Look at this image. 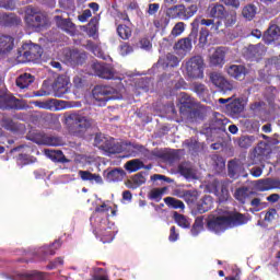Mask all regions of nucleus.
Returning a JSON list of instances; mask_svg holds the SVG:
<instances>
[{"label": "nucleus", "instance_id": "nucleus-1", "mask_svg": "<svg viewBox=\"0 0 280 280\" xmlns=\"http://www.w3.org/2000/svg\"><path fill=\"white\" fill-rule=\"evenodd\" d=\"M65 119L68 131L73 137H84L93 126V119L78 113L66 115Z\"/></svg>", "mask_w": 280, "mask_h": 280}, {"label": "nucleus", "instance_id": "nucleus-2", "mask_svg": "<svg viewBox=\"0 0 280 280\" xmlns=\"http://www.w3.org/2000/svg\"><path fill=\"white\" fill-rule=\"evenodd\" d=\"M24 23L32 32H43L49 25V19L38 9L28 5L24 11Z\"/></svg>", "mask_w": 280, "mask_h": 280}, {"label": "nucleus", "instance_id": "nucleus-3", "mask_svg": "<svg viewBox=\"0 0 280 280\" xmlns=\"http://www.w3.org/2000/svg\"><path fill=\"white\" fill-rule=\"evenodd\" d=\"M186 74L190 80L205 78V58L200 55L190 57L185 63Z\"/></svg>", "mask_w": 280, "mask_h": 280}, {"label": "nucleus", "instance_id": "nucleus-4", "mask_svg": "<svg viewBox=\"0 0 280 280\" xmlns=\"http://www.w3.org/2000/svg\"><path fill=\"white\" fill-rule=\"evenodd\" d=\"M0 108L1 110H25V108H27V103L0 90Z\"/></svg>", "mask_w": 280, "mask_h": 280}, {"label": "nucleus", "instance_id": "nucleus-5", "mask_svg": "<svg viewBox=\"0 0 280 280\" xmlns=\"http://www.w3.org/2000/svg\"><path fill=\"white\" fill-rule=\"evenodd\" d=\"M191 25H192V30L189 36L194 40H198L199 25H205L206 27H210V32H212V34H220V32H224V28H222V21L214 22L213 20H209V19L196 18L192 21Z\"/></svg>", "mask_w": 280, "mask_h": 280}, {"label": "nucleus", "instance_id": "nucleus-6", "mask_svg": "<svg viewBox=\"0 0 280 280\" xmlns=\"http://www.w3.org/2000/svg\"><path fill=\"white\" fill-rule=\"evenodd\" d=\"M92 95L96 102H98V106H106V102L109 100H115V95H117V90L108 85H96Z\"/></svg>", "mask_w": 280, "mask_h": 280}, {"label": "nucleus", "instance_id": "nucleus-7", "mask_svg": "<svg viewBox=\"0 0 280 280\" xmlns=\"http://www.w3.org/2000/svg\"><path fill=\"white\" fill-rule=\"evenodd\" d=\"M94 75L103 80H115V68L110 63L95 61L91 65Z\"/></svg>", "mask_w": 280, "mask_h": 280}, {"label": "nucleus", "instance_id": "nucleus-8", "mask_svg": "<svg viewBox=\"0 0 280 280\" xmlns=\"http://www.w3.org/2000/svg\"><path fill=\"white\" fill-rule=\"evenodd\" d=\"M33 143L37 145H47L52 148H58L65 144V140L58 136H49L46 133H35L32 138Z\"/></svg>", "mask_w": 280, "mask_h": 280}, {"label": "nucleus", "instance_id": "nucleus-9", "mask_svg": "<svg viewBox=\"0 0 280 280\" xmlns=\"http://www.w3.org/2000/svg\"><path fill=\"white\" fill-rule=\"evenodd\" d=\"M23 51H19L20 58H24V62H32L38 60L43 54V48L38 44H30L23 46Z\"/></svg>", "mask_w": 280, "mask_h": 280}, {"label": "nucleus", "instance_id": "nucleus-10", "mask_svg": "<svg viewBox=\"0 0 280 280\" xmlns=\"http://www.w3.org/2000/svg\"><path fill=\"white\" fill-rule=\"evenodd\" d=\"M55 97H65L69 93V77L60 74L52 84Z\"/></svg>", "mask_w": 280, "mask_h": 280}, {"label": "nucleus", "instance_id": "nucleus-11", "mask_svg": "<svg viewBox=\"0 0 280 280\" xmlns=\"http://www.w3.org/2000/svg\"><path fill=\"white\" fill-rule=\"evenodd\" d=\"M207 226L212 233H224L229 229L226 215L212 217L208 222Z\"/></svg>", "mask_w": 280, "mask_h": 280}, {"label": "nucleus", "instance_id": "nucleus-12", "mask_svg": "<svg viewBox=\"0 0 280 280\" xmlns=\"http://www.w3.org/2000/svg\"><path fill=\"white\" fill-rule=\"evenodd\" d=\"M210 82L217 89H220L223 93H228V91H231L233 89V83L229 82L221 73L219 72H211L209 74Z\"/></svg>", "mask_w": 280, "mask_h": 280}, {"label": "nucleus", "instance_id": "nucleus-13", "mask_svg": "<svg viewBox=\"0 0 280 280\" xmlns=\"http://www.w3.org/2000/svg\"><path fill=\"white\" fill-rule=\"evenodd\" d=\"M226 63V48L225 47H217L215 50L209 58L210 67H219L222 68Z\"/></svg>", "mask_w": 280, "mask_h": 280}, {"label": "nucleus", "instance_id": "nucleus-14", "mask_svg": "<svg viewBox=\"0 0 280 280\" xmlns=\"http://www.w3.org/2000/svg\"><path fill=\"white\" fill-rule=\"evenodd\" d=\"M280 38V27L275 22H270L269 27L262 35V40H265L266 45H271L275 40H279Z\"/></svg>", "mask_w": 280, "mask_h": 280}, {"label": "nucleus", "instance_id": "nucleus-15", "mask_svg": "<svg viewBox=\"0 0 280 280\" xmlns=\"http://www.w3.org/2000/svg\"><path fill=\"white\" fill-rule=\"evenodd\" d=\"M225 220L229 229L242 226L248 223V218H246V214H242L241 212H231L230 214L225 215Z\"/></svg>", "mask_w": 280, "mask_h": 280}, {"label": "nucleus", "instance_id": "nucleus-16", "mask_svg": "<svg viewBox=\"0 0 280 280\" xmlns=\"http://www.w3.org/2000/svg\"><path fill=\"white\" fill-rule=\"evenodd\" d=\"M14 49V37L0 33V58L8 56Z\"/></svg>", "mask_w": 280, "mask_h": 280}, {"label": "nucleus", "instance_id": "nucleus-17", "mask_svg": "<svg viewBox=\"0 0 280 280\" xmlns=\"http://www.w3.org/2000/svg\"><path fill=\"white\" fill-rule=\"evenodd\" d=\"M211 187L213 188L215 196H219V202H226V200L231 198L229 187H226L224 184H221L220 180L214 179L211 184Z\"/></svg>", "mask_w": 280, "mask_h": 280}, {"label": "nucleus", "instance_id": "nucleus-18", "mask_svg": "<svg viewBox=\"0 0 280 280\" xmlns=\"http://www.w3.org/2000/svg\"><path fill=\"white\" fill-rule=\"evenodd\" d=\"M226 124H229V120L224 115L214 112L213 118L210 121V128L211 130H218L219 132H226Z\"/></svg>", "mask_w": 280, "mask_h": 280}, {"label": "nucleus", "instance_id": "nucleus-19", "mask_svg": "<svg viewBox=\"0 0 280 280\" xmlns=\"http://www.w3.org/2000/svg\"><path fill=\"white\" fill-rule=\"evenodd\" d=\"M54 21L57 27L62 30V32H66V34H75V24L71 21V19H63L60 15H55Z\"/></svg>", "mask_w": 280, "mask_h": 280}, {"label": "nucleus", "instance_id": "nucleus-20", "mask_svg": "<svg viewBox=\"0 0 280 280\" xmlns=\"http://www.w3.org/2000/svg\"><path fill=\"white\" fill-rule=\"evenodd\" d=\"M191 40H196L191 37L189 38H183L179 39L176 43V54H177V60L179 58V60H183V58H185V56H187V54H189L191 51Z\"/></svg>", "mask_w": 280, "mask_h": 280}, {"label": "nucleus", "instance_id": "nucleus-21", "mask_svg": "<svg viewBox=\"0 0 280 280\" xmlns=\"http://www.w3.org/2000/svg\"><path fill=\"white\" fill-rule=\"evenodd\" d=\"M207 117V109L205 107H196L191 108L186 115L183 116L184 119H187V121H190V124H194L195 121H202Z\"/></svg>", "mask_w": 280, "mask_h": 280}, {"label": "nucleus", "instance_id": "nucleus-22", "mask_svg": "<svg viewBox=\"0 0 280 280\" xmlns=\"http://www.w3.org/2000/svg\"><path fill=\"white\" fill-rule=\"evenodd\" d=\"M179 114L182 115V117L186 116L190 109L194 108V98H191V96H189V94L185 93V92H180L179 93Z\"/></svg>", "mask_w": 280, "mask_h": 280}, {"label": "nucleus", "instance_id": "nucleus-23", "mask_svg": "<svg viewBox=\"0 0 280 280\" xmlns=\"http://www.w3.org/2000/svg\"><path fill=\"white\" fill-rule=\"evenodd\" d=\"M228 74L230 78H234V80L242 81L248 75V69L244 65H232L228 68Z\"/></svg>", "mask_w": 280, "mask_h": 280}, {"label": "nucleus", "instance_id": "nucleus-24", "mask_svg": "<svg viewBox=\"0 0 280 280\" xmlns=\"http://www.w3.org/2000/svg\"><path fill=\"white\" fill-rule=\"evenodd\" d=\"M176 16L177 19H180L182 21H187L188 19H191L196 12H198V5L191 4L188 8H185V5L179 4L176 7Z\"/></svg>", "mask_w": 280, "mask_h": 280}, {"label": "nucleus", "instance_id": "nucleus-25", "mask_svg": "<svg viewBox=\"0 0 280 280\" xmlns=\"http://www.w3.org/2000/svg\"><path fill=\"white\" fill-rule=\"evenodd\" d=\"M154 67L158 69H163V71H167V69H174V67H176V56L167 54L164 57H160L153 68Z\"/></svg>", "mask_w": 280, "mask_h": 280}, {"label": "nucleus", "instance_id": "nucleus-26", "mask_svg": "<svg viewBox=\"0 0 280 280\" xmlns=\"http://www.w3.org/2000/svg\"><path fill=\"white\" fill-rule=\"evenodd\" d=\"M177 198H183L187 205H196L198 198H200V192L198 190H180L176 189Z\"/></svg>", "mask_w": 280, "mask_h": 280}, {"label": "nucleus", "instance_id": "nucleus-27", "mask_svg": "<svg viewBox=\"0 0 280 280\" xmlns=\"http://www.w3.org/2000/svg\"><path fill=\"white\" fill-rule=\"evenodd\" d=\"M225 110L230 117H237L244 113V103L240 98H235L225 106Z\"/></svg>", "mask_w": 280, "mask_h": 280}, {"label": "nucleus", "instance_id": "nucleus-28", "mask_svg": "<svg viewBox=\"0 0 280 280\" xmlns=\"http://www.w3.org/2000/svg\"><path fill=\"white\" fill-rule=\"evenodd\" d=\"M208 14L210 19H217L218 21H222L224 15L226 14V8H224L220 3H212L208 7Z\"/></svg>", "mask_w": 280, "mask_h": 280}, {"label": "nucleus", "instance_id": "nucleus-29", "mask_svg": "<svg viewBox=\"0 0 280 280\" xmlns=\"http://www.w3.org/2000/svg\"><path fill=\"white\" fill-rule=\"evenodd\" d=\"M1 128L7 130L8 132H19L21 130V124L14 121L12 117L3 116L0 120Z\"/></svg>", "mask_w": 280, "mask_h": 280}, {"label": "nucleus", "instance_id": "nucleus-30", "mask_svg": "<svg viewBox=\"0 0 280 280\" xmlns=\"http://www.w3.org/2000/svg\"><path fill=\"white\" fill-rule=\"evenodd\" d=\"M197 213H207L213 209V197L206 195L203 196L196 206Z\"/></svg>", "mask_w": 280, "mask_h": 280}, {"label": "nucleus", "instance_id": "nucleus-31", "mask_svg": "<svg viewBox=\"0 0 280 280\" xmlns=\"http://www.w3.org/2000/svg\"><path fill=\"white\" fill-rule=\"evenodd\" d=\"M81 180L89 182V183H96L97 185H102L104 183V179H102V175L100 174H93L90 171H82L80 170L78 172Z\"/></svg>", "mask_w": 280, "mask_h": 280}, {"label": "nucleus", "instance_id": "nucleus-32", "mask_svg": "<svg viewBox=\"0 0 280 280\" xmlns=\"http://www.w3.org/2000/svg\"><path fill=\"white\" fill-rule=\"evenodd\" d=\"M178 173L180 176H184L187 180H195L196 178V171L191 167L189 163H182L178 165Z\"/></svg>", "mask_w": 280, "mask_h": 280}, {"label": "nucleus", "instance_id": "nucleus-33", "mask_svg": "<svg viewBox=\"0 0 280 280\" xmlns=\"http://www.w3.org/2000/svg\"><path fill=\"white\" fill-rule=\"evenodd\" d=\"M88 55L85 51H80L78 49L70 50L69 60L73 65H84L86 62Z\"/></svg>", "mask_w": 280, "mask_h": 280}, {"label": "nucleus", "instance_id": "nucleus-34", "mask_svg": "<svg viewBox=\"0 0 280 280\" xmlns=\"http://www.w3.org/2000/svg\"><path fill=\"white\" fill-rule=\"evenodd\" d=\"M126 176V171L122 168H113L112 171H108L106 174V178L109 183H119L124 180V177Z\"/></svg>", "mask_w": 280, "mask_h": 280}, {"label": "nucleus", "instance_id": "nucleus-35", "mask_svg": "<svg viewBox=\"0 0 280 280\" xmlns=\"http://www.w3.org/2000/svg\"><path fill=\"white\" fill-rule=\"evenodd\" d=\"M94 145L100 148V150H105V152H112L113 147H110V142L106 140V137L102 133H96L94 138Z\"/></svg>", "mask_w": 280, "mask_h": 280}, {"label": "nucleus", "instance_id": "nucleus-36", "mask_svg": "<svg viewBox=\"0 0 280 280\" xmlns=\"http://www.w3.org/2000/svg\"><path fill=\"white\" fill-rule=\"evenodd\" d=\"M62 246V241L56 240L50 245H44L39 248V253L44 254V257L47 255H56V250H58Z\"/></svg>", "mask_w": 280, "mask_h": 280}, {"label": "nucleus", "instance_id": "nucleus-37", "mask_svg": "<svg viewBox=\"0 0 280 280\" xmlns=\"http://www.w3.org/2000/svg\"><path fill=\"white\" fill-rule=\"evenodd\" d=\"M34 80H35L34 75L25 72L20 77H18L15 84L16 86H19V89H27L30 84H33Z\"/></svg>", "mask_w": 280, "mask_h": 280}, {"label": "nucleus", "instance_id": "nucleus-38", "mask_svg": "<svg viewBox=\"0 0 280 280\" xmlns=\"http://www.w3.org/2000/svg\"><path fill=\"white\" fill-rule=\"evenodd\" d=\"M18 25H21V18L14 13H4L3 27H16Z\"/></svg>", "mask_w": 280, "mask_h": 280}, {"label": "nucleus", "instance_id": "nucleus-39", "mask_svg": "<svg viewBox=\"0 0 280 280\" xmlns=\"http://www.w3.org/2000/svg\"><path fill=\"white\" fill-rule=\"evenodd\" d=\"M156 158L164 161V163H174V161H176V150L159 151Z\"/></svg>", "mask_w": 280, "mask_h": 280}, {"label": "nucleus", "instance_id": "nucleus-40", "mask_svg": "<svg viewBox=\"0 0 280 280\" xmlns=\"http://www.w3.org/2000/svg\"><path fill=\"white\" fill-rule=\"evenodd\" d=\"M143 167H145V165L139 159L130 160L125 164L127 172H139V170H143Z\"/></svg>", "mask_w": 280, "mask_h": 280}, {"label": "nucleus", "instance_id": "nucleus-41", "mask_svg": "<svg viewBox=\"0 0 280 280\" xmlns=\"http://www.w3.org/2000/svg\"><path fill=\"white\" fill-rule=\"evenodd\" d=\"M116 32L122 40H128L130 39V36H132V28L126 24H119Z\"/></svg>", "mask_w": 280, "mask_h": 280}, {"label": "nucleus", "instance_id": "nucleus-42", "mask_svg": "<svg viewBox=\"0 0 280 280\" xmlns=\"http://www.w3.org/2000/svg\"><path fill=\"white\" fill-rule=\"evenodd\" d=\"M250 213H257L259 211H264L266 207H268V202H262L260 198H254L250 200Z\"/></svg>", "mask_w": 280, "mask_h": 280}, {"label": "nucleus", "instance_id": "nucleus-43", "mask_svg": "<svg viewBox=\"0 0 280 280\" xmlns=\"http://www.w3.org/2000/svg\"><path fill=\"white\" fill-rule=\"evenodd\" d=\"M46 154L52 161H57L58 163H67V158H65V153L60 150H46Z\"/></svg>", "mask_w": 280, "mask_h": 280}, {"label": "nucleus", "instance_id": "nucleus-44", "mask_svg": "<svg viewBox=\"0 0 280 280\" xmlns=\"http://www.w3.org/2000/svg\"><path fill=\"white\" fill-rule=\"evenodd\" d=\"M255 142V136H241L237 140V145L247 150Z\"/></svg>", "mask_w": 280, "mask_h": 280}, {"label": "nucleus", "instance_id": "nucleus-45", "mask_svg": "<svg viewBox=\"0 0 280 280\" xmlns=\"http://www.w3.org/2000/svg\"><path fill=\"white\" fill-rule=\"evenodd\" d=\"M235 200H238L241 205H246V198H248V188L241 187L237 188L234 192Z\"/></svg>", "mask_w": 280, "mask_h": 280}, {"label": "nucleus", "instance_id": "nucleus-46", "mask_svg": "<svg viewBox=\"0 0 280 280\" xmlns=\"http://www.w3.org/2000/svg\"><path fill=\"white\" fill-rule=\"evenodd\" d=\"M255 14H257V7L254 4H248L243 8L242 15L244 19H247V21H253V19H255Z\"/></svg>", "mask_w": 280, "mask_h": 280}, {"label": "nucleus", "instance_id": "nucleus-47", "mask_svg": "<svg viewBox=\"0 0 280 280\" xmlns=\"http://www.w3.org/2000/svg\"><path fill=\"white\" fill-rule=\"evenodd\" d=\"M16 163L20 167H24V165H32V163H34V156L26 153H20L16 158Z\"/></svg>", "mask_w": 280, "mask_h": 280}, {"label": "nucleus", "instance_id": "nucleus-48", "mask_svg": "<svg viewBox=\"0 0 280 280\" xmlns=\"http://www.w3.org/2000/svg\"><path fill=\"white\" fill-rule=\"evenodd\" d=\"M165 191H167V187L153 188L150 191L149 197L151 200H155V202H160V200L163 198V194H165Z\"/></svg>", "mask_w": 280, "mask_h": 280}, {"label": "nucleus", "instance_id": "nucleus-49", "mask_svg": "<svg viewBox=\"0 0 280 280\" xmlns=\"http://www.w3.org/2000/svg\"><path fill=\"white\" fill-rule=\"evenodd\" d=\"M176 223L182 228V229H191V220H189L187 217L184 214H178L176 213Z\"/></svg>", "mask_w": 280, "mask_h": 280}, {"label": "nucleus", "instance_id": "nucleus-50", "mask_svg": "<svg viewBox=\"0 0 280 280\" xmlns=\"http://www.w3.org/2000/svg\"><path fill=\"white\" fill-rule=\"evenodd\" d=\"M86 49H89V51L94 54V56H96L97 58H104L103 52H102V48L100 47V45L89 40L88 44H86Z\"/></svg>", "mask_w": 280, "mask_h": 280}, {"label": "nucleus", "instance_id": "nucleus-51", "mask_svg": "<svg viewBox=\"0 0 280 280\" xmlns=\"http://www.w3.org/2000/svg\"><path fill=\"white\" fill-rule=\"evenodd\" d=\"M222 21H224L225 27H233V24L237 23V14L229 13L225 11V14H224Z\"/></svg>", "mask_w": 280, "mask_h": 280}, {"label": "nucleus", "instance_id": "nucleus-52", "mask_svg": "<svg viewBox=\"0 0 280 280\" xmlns=\"http://www.w3.org/2000/svg\"><path fill=\"white\" fill-rule=\"evenodd\" d=\"M23 280H42L45 277V273L40 271H31L21 275Z\"/></svg>", "mask_w": 280, "mask_h": 280}, {"label": "nucleus", "instance_id": "nucleus-53", "mask_svg": "<svg viewBox=\"0 0 280 280\" xmlns=\"http://www.w3.org/2000/svg\"><path fill=\"white\" fill-rule=\"evenodd\" d=\"M203 226H205L203 218L197 217L195 220V223L192 224V228H191V234L195 236L198 235V233H200V231H202Z\"/></svg>", "mask_w": 280, "mask_h": 280}, {"label": "nucleus", "instance_id": "nucleus-54", "mask_svg": "<svg viewBox=\"0 0 280 280\" xmlns=\"http://www.w3.org/2000/svg\"><path fill=\"white\" fill-rule=\"evenodd\" d=\"M256 189L258 191H270L271 188H270V179H269V177L265 178V179H258L256 182Z\"/></svg>", "mask_w": 280, "mask_h": 280}, {"label": "nucleus", "instance_id": "nucleus-55", "mask_svg": "<svg viewBox=\"0 0 280 280\" xmlns=\"http://www.w3.org/2000/svg\"><path fill=\"white\" fill-rule=\"evenodd\" d=\"M240 170V165H237L235 162L230 161L228 164V174L230 178H238L240 174H237Z\"/></svg>", "mask_w": 280, "mask_h": 280}, {"label": "nucleus", "instance_id": "nucleus-56", "mask_svg": "<svg viewBox=\"0 0 280 280\" xmlns=\"http://www.w3.org/2000/svg\"><path fill=\"white\" fill-rule=\"evenodd\" d=\"M275 220H277V209L269 208L265 212L264 222H267V224H272V222H275Z\"/></svg>", "mask_w": 280, "mask_h": 280}, {"label": "nucleus", "instance_id": "nucleus-57", "mask_svg": "<svg viewBox=\"0 0 280 280\" xmlns=\"http://www.w3.org/2000/svg\"><path fill=\"white\" fill-rule=\"evenodd\" d=\"M208 38H209V30L201 28L199 32V45H201V47H205V45H207L208 43Z\"/></svg>", "mask_w": 280, "mask_h": 280}, {"label": "nucleus", "instance_id": "nucleus-58", "mask_svg": "<svg viewBox=\"0 0 280 280\" xmlns=\"http://www.w3.org/2000/svg\"><path fill=\"white\" fill-rule=\"evenodd\" d=\"M255 156H266V142H259L254 149Z\"/></svg>", "mask_w": 280, "mask_h": 280}, {"label": "nucleus", "instance_id": "nucleus-59", "mask_svg": "<svg viewBox=\"0 0 280 280\" xmlns=\"http://www.w3.org/2000/svg\"><path fill=\"white\" fill-rule=\"evenodd\" d=\"M194 91L199 95V97H205V93H207V86L202 83H197L194 85Z\"/></svg>", "mask_w": 280, "mask_h": 280}, {"label": "nucleus", "instance_id": "nucleus-60", "mask_svg": "<svg viewBox=\"0 0 280 280\" xmlns=\"http://www.w3.org/2000/svg\"><path fill=\"white\" fill-rule=\"evenodd\" d=\"M132 51H135V49L132 48V46H130V44L122 43L120 45V54H121V56H128V54H132Z\"/></svg>", "mask_w": 280, "mask_h": 280}, {"label": "nucleus", "instance_id": "nucleus-61", "mask_svg": "<svg viewBox=\"0 0 280 280\" xmlns=\"http://www.w3.org/2000/svg\"><path fill=\"white\" fill-rule=\"evenodd\" d=\"M91 16H93V13L91 12V10L86 9L82 12L81 15L78 16V19L80 23H86L89 19H91Z\"/></svg>", "mask_w": 280, "mask_h": 280}, {"label": "nucleus", "instance_id": "nucleus-62", "mask_svg": "<svg viewBox=\"0 0 280 280\" xmlns=\"http://www.w3.org/2000/svg\"><path fill=\"white\" fill-rule=\"evenodd\" d=\"M0 8L4 10H14V0H0Z\"/></svg>", "mask_w": 280, "mask_h": 280}, {"label": "nucleus", "instance_id": "nucleus-63", "mask_svg": "<svg viewBox=\"0 0 280 280\" xmlns=\"http://www.w3.org/2000/svg\"><path fill=\"white\" fill-rule=\"evenodd\" d=\"M165 8H166V16H168V19H176V4L171 7H165Z\"/></svg>", "mask_w": 280, "mask_h": 280}, {"label": "nucleus", "instance_id": "nucleus-64", "mask_svg": "<svg viewBox=\"0 0 280 280\" xmlns=\"http://www.w3.org/2000/svg\"><path fill=\"white\" fill-rule=\"evenodd\" d=\"M269 187L270 189H280V178L269 177Z\"/></svg>", "mask_w": 280, "mask_h": 280}]
</instances>
